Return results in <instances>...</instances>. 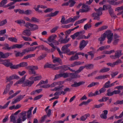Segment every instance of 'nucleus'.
I'll use <instances>...</instances> for the list:
<instances>
[{
	"instance_id": "f257e3e1",
	"label": "nucleus",
	"mask_w": 123,
	"mask_h": 123,
	"mask_svg": "<svg viewBox=\"0 0 123 123\" xmlns=\"http://www.w3.org/2000/svg\"><path fill=\"white\" fill-rule=\"evenodd\" d=\"M94 10L96 12L93 13L92 16V17H94V20H99L100 19V16L102 14V11L103 10V9L102 7H100L98 9L94 8Z\"/></svg>"
},
{
	"instance_id": "f03ea898",
	"label": "nucleus",
	"mask_w": 123,
	"mask_h": 123,
	"mask_svg": "<svg viewBox=\"0 0 123 123\" xmlns=\"http://www.w3.org/2000/svg\"><path fill=\"white\" fill-rule=\"evenodd\" d=\"M71 45L70 44H69L65 45L62 47L61 50L64 53L67 54L69 55H74L75 53L76 52L74 51H71L70 50L68 49V48Z\"/></svg>"
},
{
	"instance_id": "7ed1b4c3",
	"label": "nucleus",
	"mask_w": 123,
	"mask_h": 123,
	"mask_svg": "<svg viewBox=\"0 0 123 123\" xmlns=\"http://www.w3.org/2000/svg\"><path fill=\"white\" fill-rule=\"evenodd\" d=\"M26 68L28 69L29 74H34L35 75H37L36 72L34 70H37L38 69V67L37 66H29L26 67Z\"/></svg>"
},
{
	"instance_id": "20e7f679",
	"label": "nucleus",
	"mask_w": 123,
	"mask_h": 123,
	"mask_svg": "<svg viewBox=\"0 0 123 123\" xmlns=\"http://www.w3.org/2000/svg\"><path fill=\"white\" fill-rule=\"evenodd\" d=\"M25 26L27 28H29L30 26L31 28V31L37 30L38 28V27L37 25L34 24H32L28 22L26 23Z\"/></svg>"
},
{
	"instance_id": "39448f33",
	"label": "nucleus",
	"mask_w": 123,
	"mask_h": 123,
	"mask_svg": "<svg viewBox=\"0 0 123 123\" xmlns=\"http://www.w3.org/2000/svg\"><path fill=\"white\" fill-rule=\"evenodd\" d=\"M82 8V9H80V11L82 13L87 12L91 10L90 6L85 4H83Z\"/></svg>"
},
{
	"instance_id": "423d86ee",
	"label": "nucleus",
	"mask_w": 123,
	"mask_h": 123,
	"mask_svg": "<svg viewBox=\"0 0 123 123\" xmlns=\"http://www.w3.org/2000/svg\"><path fill=\"white\" fill-rule=\"evenodd\" d=\"M61 83V82H54L51 85H49V84L45 85L40 86V87L47 88L50 87H54L55 86H57V85H60Z\"/></svg>"
},
{
	"instance_id": "0eeeda50",
	"label": "nucleus",
	"mask_w": 123,
	"mask_h": 123,
	"mask_svg": "<svg viewBox=\"0 0 123 123\" xmlns=\"http://www.w3.org/2000/svg\"><path fill=\"white\" fill-rule=\"evenodd\" d=\"M69 75V73H64L57 74L55 76V79L54 80L56 79L61 77H63L64 78L68 77Z\"/></svg>"
},
{
	"instance_id": "6e6552de",
	"label": "nucleus",
	"mask_w": 123,
	"mask_h": 123,
	"mask_svg": "<svg viewBox=\"0 0 123 123\" xmlns=\"http://www.w3.org/2000/svg\"><path fill=\"white\" fill-rule=\"evenodd\" d=\"M88 41L87 40L85 41L83 40L81 41L80 43L79 48L80 50H81L83 49L86 45L88 43Z\"/></svg>"
},
{
	"instance_id": "1a4fd4ad",
	"label": "nucleus",
	"mask_w": 123,
	"mask_h": 123,
	"mask_svg": "<svg viewBox=\"0 0 123 123\" xmlns=\"http://www.w3.org/2000/svg\"><path fill=\"white\" fill-rule=\"evenodd\" d=\"M104 34L105 35V37H106L107 38H113V34L110 30L106 31Z\"/></svg>"
},
{
	"instance_id": "9d476101",
	"label": "nucleus",
	"mask_w": 123,
	"mask_h": 123,
	"mask_svg": "<svg viewBox=\"0 0 123 123\" xmlns=\"http://www.w3.org/2000/svg\"><path fill=\"white\" fill-rule=\"evenodd\" d=\"M10 61L9 60H5L3 61L2 60V61L1 62L0 64L4 65L6 67H8L12 64V63L10 62Z\"/></svg>"
},
{
	"instance_id": "9b49d317",
	"label": "nucleus",
	"mask_w": 123,
	"mask_h": 123,
	"mask_svg": "<svg viewBox=\"0 0 123 123\" xmlns=\"http://www.w3.org/2000/svg\"><path fill=\"white\" fill-rule=\"evenodd\" d=\"M13 83L12 81H11L10 83L8 84L6 86V87L4 90V92L3 93V94H5L7 93L9 91L10 89L11 86H12Z\"/></svg>"
},
{
	"instance_id": "f8f14e48",
	"label": "nucleus",
	"mask_w": 123,
	"mask_h": 123,
	"mask_svg": "<svg viewBox=\"0 0 123 123\" xmlns=\"http://www.w3.org/2000/svg\"><path fill=\"white\" fill-rule=\"evenodd\" d=\"M19 78V77L18 76L15 75H13L10 76L9 77H6V79L7 80L6 82H10V83L11 81H11L12 80Z\"/></svg>"
},
{
	"instance_id": "ddd939ff",
	"label": "nucleus",
	"mask_w": 123,
	"mask_h": 123,
	"mask_svg": "<svg viewBox=\"0 0 123 123\" xmlns=\"http://www.w3.org/2000/svg\"><path fill=\"white\" fill-rule=\"evenodd\" d=\"M85 82L84 81H80L77 83L76 82H74V83L72 84L71 86L72 87H78L80 85H83L85 83Z\"/></svg>"
},
{
	"instance_id": "4468645a",
	"label": "nucleus",
	"mask_w": 123,
	"mask_h": 123,
	"mask_svg": "<svg viewBox=\"0 0 123 123\" xmlns=\"http://www.w3.org/2000/svg\"><path fill=\"white\" fill-rule=\"evenodd\" d=\"M57 37V36L56 35H52L48 37L47 40L49 43L53 42Z\"/></svg>"
},
{
	"instance_id": "2eb2a0df",
	"label": "nucleus",
	"mask_w": 123,
	"mask_h": 123,
	"mask_svg": "<svg viewBox=\"0 0 123 123\" xmlns=\"http://www.w3.org/2000/svg\"><path fill=\"white\" fill-rule=\"evenodd\" d=\"M57 65L56 64H49L48 63H46L44 66V68H53Z\"/></svg>"
},
{
	"instance_id": "dca6fc26",
	"label": "nucleus",
	"mask_w": 123,
	"mask_h": 123,
	"mask_svg": "<svg viewBox=\"0 0 123 123\" xmlns=\"http://www.w3.org/2000/svg\"><path fill=\"white\" fill-rule=\"evenodd\" d=\"M59 11H56L53 13H51L47 14L45 16V17H53L56 16L59 13Z\"/></svg>"
},
{
	"instance_id": "f3484780",
	"label": "nucleus",
	"mask_w": 123,
	"mask_h": 123,
	"mask_svg": "<svg viewBox=\"0 0 123 123\" xmlns=\"http://www.w3.org/2000/svg\"><path fill=\"white\" fill-rule=\"evenodd\" d=\"M60 82L61 83V84L59 85H57V86H58L56 87H55L54 89H52V91H59L60 90H61L62 89V88L64 87V86L62 85V82L61 81Z\"/></svg>"
},
{
	"instance_id": "a211bd4d",
	"label": "nucleus",
	"mask_w": 123,
	"mask_h": 123,
	"mask_svg": "<svg viewBox=\"0 0 123 123\" xmlns=\"http://www.w3.org/2000/svg\"><path fill=\"white\" fill-rule=\"evenodd\" d=\"M3 45V46L4 47L2 48L3 49L10 50L11 49H12V46L10 47L9 45L7 43H5Z\"/></svg>"
},
{
	"instance_id": "6ab92c4d",
	"label": "nucleus",
	"mask_w": 123,
	"mask_h": 123,
	"mask_svg": "<svg viewBox=\"0 0 123 123\" xmlns=\"http://www.w3.org/2000/svg\"><path fill=\"white\" fill-rule=\"evenodd\" d=\"M104 113H102L100 115V117L102 119H106L107 118V114L108 111L107 110H105L103 111Z\"/></svg>"
},
{
	"instance_id": "aec40b11",
	"label": "nucleus",
	"mask_w": 123,
	"mask_h": 123,
	"mask_svg": "<svg viewBox=\"0 0 123 123\" xmlns=\"http://www.w3.org/2000/svg\"><path fill=\"white\" fill-rule=\"evenodd\" d=\"M90 115L89 113L86 114L82 116L80 118V120L81 121H85L88 117H89Z\"/></svg>"
},
{
	"instance_id": "412c9836",
	"label": "nucleus",
	"mask_w": 123,
	"mask_h": 123,
	"mask_svg": "<svg viewBox=\"0 0 123 123\" xmlns=\"http://www.w3.org/2000/svg\"><path fill=\"white\" fill-rule=\"evenodd\" d=\"M34 81L33 80L30 81L29 80H27L25 83V86L30 87L34 83Z\"/></svg>"
},
{
	"instance_id": "4be33fe9",
	"label": "nucleus",
	"mask_w": 123,
	"mask_h": 123,
	"mask_svg": "<svg viewBox=\"0 0 123 123\" xmlns=\"http://www.w3.org/2000/svg\"><path fill=\"white\" fill-rule=\"evenodd\" d=\"M122 51L120 50H118L115 51V54L117 58H119L122 55Z\"/></svg>"
},
{
	"instance_id": "5701e85b",
	"label": "nucleus",
	"mask_w": 123,
	"mask_h": 123,
	"mask_svg": "<svg viewBox=\"0 0 123 123\" xmlns=\"http://www.w3.org/2000/svg\"><path fill=\"white\" fill-rule=\"evenodd\" d=\"M26 113L27 112L26 111H24L22 112L20 114L22 116V118L23 121H25L26 119Z\"/></svg>"
},
{
	"instance_id": "b1692460",
	"label": "nucleus",
	"mask_w": 123,
	"mask_h": 123,
	"mask_svg": "<svg viewBox=\"0 0 123 123\" xmlns=\"http://www.w3.org/2000/svg\"><path fill=\"white\" fill-rule=\"evenodd\" d=\"M25 77L26 76L25 75L19 80L17 81L14 84V85H16L18 84H21L23 83L25 80Z\"/></svg>"
},
{
	"instance_id": "393cba45",
	"label": "nucleus",
	"mask_w": 123,
	"mask_h": 123,
	"mask_svg": "<svg viewBox=\"0 0 123 123\" xmlns=\"http://www.w3.org/2000/svg\"><path fill=\"white\" fill-rule=\"evenodd\" d=\"M84 62H81L80 61L75 62H74L73 63L71 64L70 67H74L76 66H78L82 64Z\"/></svg>"
},
{
	"instance_id": "a878e982",
	"label": "nucleus",
	"mask_w": 123,
	"mask_h": 123,
	"mask_svg": "<svg viewBox=\"0 0 123 123\" xmlns=\"http://www.w3.org/2000/svg\"><path fill=\"white\" fill-rule=\"evenodd\" d=\"M60 67L61 70L59 71L60 72H61L62 71H64L67 70L68 68V66L66 65L60 66Z\"/></svg>"
},
{
	"instance_id": "bb28decb",
	"label": "nucleus",
	"mask_w": 123,
	"mask_h": 123,
	"mask_svg": "<svg viewBox=\"0 0 123 123\" xmlns=\"http://www.w3.org/2000/svg\"><path fill=\"white\" fill-rule=\"evenodd\" d=\"M53 62L54 63H55L56 62H57L59 63L61 65L62 64V60L59 58L57 57L55 58V59L53 60Z\"/></svg>"
},
{
	"instance_id": "cd10ccee",
	"label": "nucleus",
	"mask_w": 123,
	"mask_h": 123,
	"mask_svg": "<svg viewBox=\"0 0 123 123\" xmlns=\"http://www.w3.org/2000/svg\"><path fill=\"white\" fill-rule=\"evenodd\" d=\"M108 12L110 15L112 17H116L117 16L114 14L113 10L112 8L109 9Z\"/></svg>"
},
{
	"instance_id": "c85d7f7f",
	"label": "nucleus",
	"mask_w": 123,
	"mask_h": 123,
	"mask_svg": "<svg viewBox=\"0 0 123 123\" xmlns=\"http://www.w3.org/2000/svg\"><path fill=\"white\" fill-rule=\"evenodd\" d=\"M85 68L87 69H91L93 68L94 65L92 64H89L85 65Z\"/></svg>"
},
{
	"instance_id": "c756f323",
	"label": "nucleus",
	"mask_w": 123,
	"mask_h": 123,
	"mask_svg": "<svg viewBox=\"0 0 123 123\" xmlns=\"http://www.w3.org/2000/svg\"><path fill=\"white\" fill-rule=\"evenodd\" d=\"M92 101V99H89L87 100L86 101H83L79 105L80 106H81L83 105H88V104L91 101Z\"/></svg>"
},
{
	"instance_id": "7c9ffc66",
	"label": "nucleus",
	"mask_w": 123,
	"mask_h": 123,
	"mask_svg": "<svg viewBox=\"0 0 123 123\" xmlns=\"http://www.w3.org/2000/svg\"><path fill=\"white\" fill-rule=\"evenodd\" d=\"M23 33L24 35H26L28 36H30L31 34V32L30 30L28 29L24 30Z\"/></svg>"
},
{
	"instance_id": "2f4dec72",
	"label": "nucleus",
	"mask_w": 123,
	"mask_h": 123,
	"mask_svg": "<svg viewBox=\"0 0 123 123\" xmlns=\"http://www.w3.org/2000/svg\"><path fill=\"white\" fill-rule=\"evenodd\" d=\"M35 55V54L27 55L26 56H24L23 58V59L27 60L29 58H30L32 57H34Z\"/></svg>"
},
{
	"instance_id": "473e14b6",
	"label": "nucleus",
	"mask_w": 123,
	"mask_h": 123,
	"mask_svg": "<svg viewBox=\"0 0 123 123\" xmlns=\"http://www.w3.org/2000/svg\"><path fill=\"white\" fill-rule=\"evenodd\" d=\"M80 32H82V33H81L80 34H79V37L78 38V39H85V37H85V36L83 35V34L85 33V31L83 30L80 31Z\"/></svg>"
},
{
	"instance_id": "72a5a7b5",
	"label": "nucleus",
	"mask_w": 123,
	"mask_h": 123,
	"mask_svg": "<svg viewBox=\"0 0 123 123\" xmlns=\"http://www.w3.org/2000/svg\"><path fill=\"white\" fill-rule=\"evenodd\" d=\"M37 47V48L42 49L43 50H44L46 51H48V50L47 48L44 46L43 45H39Z\"/></svg>"
},
{
	"instance_id": "f704fd0d",
	"label": "nucleus",
	"mask_w": 123,
	"mask_h": 123,
	"mask_svg": "<svg viewBox=\"0 0 123 123\" xmlns=\"http://www.w3.org/2000/svg\"><path fill=\"white\" fill-rule=\"evenodd\" d=\"M24 46V45L22 44H15L12 45V49H14L16 48L20 49L21 48Z\"/></svg>"
},
{
	"instance_id": "c9c22d12",
	"label": "nucleus",
	"mask_w": 123,
	"mask_h": 123,
	"mask_svg": "<svg viewBox=\"0 0 123 123\" xmlns=\"http://www.w3.org/2000/svg\"><path fill=\"white\" fill-rule=\"evenodd\" d=\"M110 69L109 68H102L100 70L99 72V73H104L108 72L110 71Z\"/></svg>"
},
{
	"instance_id": "e433bc0d",
	"label": "nucleus",
	"mask_w": 123,
	"mask_h": 123,
	"mask_svg": "<svg viewBox=\"0 0 123 123\" xmlns=\"http://www.w3.org/2000/svg\"><path fill=\"white\" fill-rule=\"evenodd\" d=\"M79 57L76 54L72 56L69 59V60L70 61H73L78 59Z\"/></svg>"
},
{
	"instance_id": "4c0bfd02",
	"label": "nucleus",
	"mask_w": 123,
	"mask_h": 123,
	"mask_svg": "<svg viewBox=\"0 0 123 123\" xmlns=\"http://www.w3.org/2000/svg\"><path fill=\"white\" fill-rule=\"evenodd\" d=\"M33 108V107H31L28 110L27 112V118H29L31 117V111Z\"/></svg>"
},
{
	"instance_id": "58836bf2",
	"label": "nucleus",
	"mask_w": 123,
	"mask_h": 123,
	"mask_svg": "<svg viewBox=\"0 0 123 123\" xmlns=\"http://www.w3.org/2000/svg\"><path fill=\"white\" fill-rule=\"evenodd\" d=\"M111 8V6L109 4L104 5L103 8H102L103 10H105L108 9L109 10Z\"/></svg>"
},
{
	"instance_id": "ea45409f",
	"label": "nucleus",
	"mask_w": 123,
	"mask_h": 123,
	"mask_svg": "<svg viewBox=\"0 0 123 123\" xmlns=\"http://www.w3.org/2000/svg\"><path fill=\"white\" fill-rule=\"evenodd\" d=\"M10 121L12 122L13 123H16V117L13 114H12L10 117Z\"/></svg>"
},
{
	"instance_id": "a19ab883",
	"label": "nucleus",
	"mask_w": 123,
	"mask_h": 123,
	"mask_svg": "<svg viewBox=\"0 0 123 123\" xmlns=\"http://www.w3.org/2000/svg\"><path fill=\"white\" fill-rule=\"evenodd\" d=\"M21 99H22V98L20 96H18L17 98L16 99L14 100V101L12 102V103L13 104H14L16 103L19 101Z\"/></svg>"
},
{
	"instance_id": "79ce46f5",
	"label": "nucleus",
	"mask_w": 123,
	"mask_h": 123,
	"mask_svg": "<svg viewBox=\"0 0 123 123\" xmlns=\"http://www.w3.org/2000/svg\"><path fill=\"white\" fill-rule=\"evenodd\" d=\"M76 74L75 73V74L74 73H69V75H72V78H80V76L78 74Z\"/></svg>"
},
{
	"instance_id": "37998d69",
	"label": "nucleus",
	"mask_w": 123,
	"mask_h": 123,
	"mask_svg": "<svg viewBox=\"0 0 123 123\" xmlns=\"http://www.w3.org/2000/svg\"><path fill=\"white\" fill-rule=\"evenodd\" d=\"M19 67H25L28 65V64L26 62H22L18 64Z\"/></svg>"
},
{
	"instance_id": "c03bdc74",
	"label": "nucleus",
	"mask_w": 123,
	"mask_h": 123,
	"mask_svg": "<svg viewBox=\"0 0 123 123\" xmlns=\"http://www.w3.org/2000/svg\"><path fill=\"white\" fill-rule=\"evenodd\" d=\"M8 40L12 42L17 43L18 41L17 39L15 37H10L8 38Z\"/></svg>"
},
{
	"instance_id": "a18cd8bd",
	"label": "nucleus",
	"mask_w": 123,
	"mask_h": 123,
	"mask_svg": "<svg viewBox=\"0 0 123 123\" xmlns=\"http://www.w3.org/2000/svg\"><path fill=\"white\" fill-rule=\"evenodd\" d=\"M10 102V101H8L3 106L0 105V109H4L7 107Z\"/></svg>"
},
{
	"instance_id": "49530a36",
	"label": "nucleus",
	"mask_w": 123,
	"mask_h": 123,
	"mask_svg": "<svg viewBox=\"0 0 123 123\" xmlns=\"http://www.w3.org/2000/svg\"><path fill=\"white\" fill-rule=\"evenodd\" d=\"M64 91H62V94L64 95L67 92H69L70 91V89L68 87H66L64 89Z\"/></svg>"
},
{
	"instance_id": "de8ad7c7",
	"label": "nucleus",
	"mask_w": 123,
	"mask_h": 123,
	"mask_svg": "<svg viewBox=\"0 0 123 123\" xmlns=\"http://www.w3.org/2000/svg\"><path fill=\"white\" fill-rule=\"evenodd\" d=\"M14 11L16 13L18 12L20 14H24V11L23 10H21L20 9H14Z\"/></svg>"
},
{
	"instance_id": "09e8293b",
	"label": "nucleus",
	"mask_w": 123,
	"mask_h": 123,
	"mask_svg": "<svg viewBox=\"0 0 123 123\" xmlns=\"http://www.w3.org/2000/svg\"><path fill=\"white\" fill-rule=\"evenodd\" d=\"M85 68V66H81L78 69L75 71V74H77L80 73L82 70H83V69Z\"/></svg>"
},
{
	"instance_id": "8fccbe9b",
	"label": "nucleus",
	"mask_w": 123,
	"mask_h": 123,
	"mask_svg": "<svg viewBox=\"0 0 123 123\" xmlns=\"http://www.w3.org/2000/svg\"><path fill=\"white\" fill-rule=\"evenodd\" d=\"M105 35L104 33L98 38V40L99 41H104L105 40Z\"/></svg>"
},
{
	"instance_id": "3c124183",
	"label": "nucleus",
	"mask_w": 123,
	"mask_h": 123,
	"mask_svg": "<svg viewBox=\"0 0 123 123\" xmlns=\"http://www.w3.org/2000/svg\"><path fill=\"white\" fill-rule=\"evenodd\" d=\"M7 0H3L0 3V7H3L7 2Z\"/></svg>"
},
{
	"instance_id": "603ef678",
	"label": "nucleus",
	"mask_w": 123,
	"mask_h": 123,
	"mask_svg": "<svg viewBox=\"0 0 123 123\" xmlns=\"http://www.w3.org/2000/svg\"><path fill=\"white\" fill-rule=\"evenodd\" d=\"M104 105V104L102 103L98 105H94L93 107L92 108V109H94L95 108H99L102 106Z\"/></svg>"
},
{
	"instance_id": "864d4df0",
	"label": "nucleus",
	"mask_w": 123,
	"mask_h": 123,
	"mask_svg": "<svg viewBox=\"0 0 123 123\" xmlns=\"http://www.w3.org/2000/svg\"><path fill=\"white\" fill-rule=\"evenodd\" d=\"M10 67L11 69H17L19 68L18 64L17 65H13L12 64L10 66Z\"/></svg>"
},
{
	"instance_id": "5fc2aeb1",
	"label": "nucleus",
	"mask_w": 123,
	"mask_h": 123,
	"mask_svg": "<svg viewBox=\"0 0 123 123\" xmlns=\"http://www.w3.org/2000/svg\"><path fill=\"white\" fill-rule=\"evenodd\" d=\"M111 82L110 81H108L106 82L104 85L103 86L105 88L110 87V83Z\"/></svg>"
},
{
	"instance_id": "6e6d98bb",
	"label": "nucleus",
	"mask_w": 123,
	"mask_h": 123,
	"mask_svg": "<svg viewBox=\"0 0 123 123\" xmlns=\"http://www.w3.org/2000/svg\"><path fill=\"white\" fill-rule=\"evenodd\" d=\"M48 83V80H46L45 81H44L43 80H41L39 83L37 84V85L36 86H38L40 85H41L42 84H47Z\"/></svg>"
},
{
	"instance_id": "4d7b16f0",
	"label": "nucleus",
	"mask_w": 123,
	"mask_h": 123,
	"mask_svg": "<svg viewBox=\"0 0 123 123\" xmlns=\"http://www.w3.org/2000/svg\"><path fill=\"white\" fill-rule=\"evenodd\" d=\"M46 56V54L44 55H42L38 57L37 59V60L39 61L40 60L44 58Z\"/></svg>"
},
{
	"instance_id": "13d9d810",
	"label": "nucleus",
	"mask_w": 123,
	"mask_h": 123,
	"mask_svg": "<svg viewBox=\"0 0 123 123\" xmlns=\"http://www.w3.org/2000/svg\"><path fill=\"white\" fill-rule=\"evenodd\" d=\"M10 54V53H6L4 54L2 52V58H7L9 55L10 54Z\"/></svg>"
},
{
	"instance_id": "bf43d9fd",
	"label": "nucleus",
	"mask_w": 123,
	"mask_h": 123,
	"mask_svg": "<svg viewBox=\"0 0 123 123\" xmlns=\"http://www.w3.org/2000/svg\"><path fill=\"white\" fill-rule=\"evenodd\" d=\"M31 22L35 23L39 22V20L34 17H32L31 18Z\"/></svg>"
},
{
	"instance_id": "052dcab7",
	"label": "nucleus",
	"mask_w": 123,
	"mask_h": 123,
	"mask_svg": "<svg viewBox=\"0 0 123 123\" xmlns=\"http://www.w3.org/2000/svg\"><path fill=\"white\" fill-rule=\"evenodd\" d=\"M69 39H63L62 40H61L60 42V43H67L69 41Z\"/></svg>"
},
{
	"instance_id": "680f3d73",
	"label": "nucleus",
	"mask_w": 123,
	"mask_h": 123,
	"mask_svg": "<svg viewBox=\"0 0 123 123\" xmlns=\"http://www.w3.org/2000/svg\"><path fill=\"white\" fill-rule=\"evenodd\" d=\"M106 91L105 88L103 86L102 88L99 90V93L101 94L102 93H104Z\"/></svg>"
},
{
	"instance_id": "e2e57ef3",
	"label": "nucleus",
	"mask_w": 123,
	"mask_h": 123,
	"mask_svg": "<svg viewBox=\"0 0 123 123\" xmlns=\"http://www.w3.org/2000/svg\"><path fill=\"white\" fill-rule=\"evenodd\" d=\"M110 90L108 89L107 90V92L106 94V96H110L113 95V92H110Z\"/></svg>"
},
{
	"instance_id": "0e129e2a",
	"label": "nucleus",
	"mask_w": 123,
	"mask_h": 123,
	"mask_svg": "<svg viewBox=\"0 0 123 123\" xmlns=\"http://www.w3.org/2000/svg\"><path fill=\"white\" fill-rule=\"evenodd\" d=\"M22 38L25 41H32L31 38L29 37L22 36Z\"/></svg>"
},
{
	"instance_id": "69168bd1",
	"label": "nucleus",
	"mask_w": 123,
	"mask_h": 123,
	"mask_svg": "<svg viewBox=\"0 0 123 123\" xmlns=\"http://www.w3.org/2000/svg\"><path fill=\"white\" fill-rule=\"evenodd\" d=\"M123 104V100L121 101L117 100L116 102L114 103V104L115 105H117L118 104L121 105Z\"/></svg>"
},
{
	"instance_id": "338daca9",
	"label": "nucleus",
	"mask_w": 123,
	"mask_h": 123,
	"mask_svg": "<svg viewBox=\"0 0 123 123\" xmlns=\"http://www.w3.org/2000/svg\"><path fill=\"white\" fill-rule=\"evenodd\" d=\"M15 22L19 24H20L22 23L23 24H25V21L23 20H17L15 21Z\"/></svg>"
},
{
	"instance_id": "774afa93",
	"label": "nucleus",
	"mask_w": 123,
	"mask_h": 123,
	"mask_svg": "<svg viewBox=\"0 0 123 123\" xmlns=\"http://www.w3.org/2000/svg\"><path fill=\"white\" fill-rule=\"evenodd\" d=\"M7 23L6 19H5L3 20L0 21V26L6 24Z\"/></svg>"
}]
</instances>
